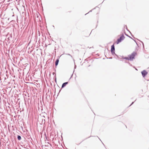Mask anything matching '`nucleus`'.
<instances>
[{
	"label": "nucleus",
	"mask_w": 149,
	"mask_h": 149,
	"mask_svg": "<svg viewBox=\"0 0 149 149\" xmlns=\"http://www.w3.org/2000/svg\"><path fill=\"white\" fill-rule=\"evenodd\" d=\"M68 82H65V83H64L63 84H62V88H63L64 87H65L68 84Z\"/></svg>",
	"instance_id": "obj_5"
},
{
	"label": "nucleus",
	"mask_w": 149,
	"mask_h": 149,
	"mask_svg": "<svg viewBox=\"0 0 149 149\" xmlns=\"http://www.w3.org/2000/svg\"><path fill=\"white\" fill-rule=\"evenodd\" d=\"M125 37L123 35H122L120 36L119 38L116 41L117 44H118L119 43L121 42L122 41L124 40Z\"/></svg>",
	"instance_id": "obj_2"
},
{
	"label": "nucleus",
	"mask_w": 149,
	"mask_h": 149,
	"mask_svg": "<svg viewBox=\"0 0 149 149\" xmlns=\"http://www.w3.org/2000/svg\"><path fill=\"white\" fill-rule=\"evenodd\" d=\"M111 51L112 53H114L115 48L114 45H113L111 46Z\"/></svg>",
	"instance_id": "obj_4"
},
{
	"label": "nucleus",
	"mask_w": 149,
	"mask_h": 149,
	"mask_svg": "<svg viewBox=\"0 0 149 149\" xmlns=\"http://www.w3.org/2000/svg\"><path fill=\"white\" fill-rule=\"evenodd\" d=\"M59 62V60L58 59H57L55 62V65H57L58 64V63Z\"/></svg>",
	"instance_id": "obj_6"
},
{
	"label": "nucleus",
	"mask_w": 149,
	"mask_h": 149,
	"mask_svg": "<svg viewBox=\"0 0 149 149\" xmlns=\"http://www.w3.org/2000/svg\"><path fill=\"white\" fill-rule=\"evenodd\" d=\"M136 52H133L131 54L128 55L127 57H125V59L131 61L133 60L134 58V57L137 55Z\"/></svg>",
	"instance_id": "obj_1"
},
{
	"label": "nucleus",
	"mask_w": 149,
	"mask_h": 149,
	"mask_svg": "<svg viewBox=\"0 0 149 149\" xmlns=\"http://www.w3.org/2000/svg\"><path fill=\"white\" fill-rule=\"evenodd\" d=\"M17 139L19 140H20L21 139V137L20 136H18Z\"/></svg>",
	"instance_id": "obj_7"
},
{
	"label": "nucleus",
	"mask_w": 149,
	"mask_h": 149,
	"mask_svg": "<svg viewBox=\"0 0 149 149\" xmlns=\"http://www.w3.org/2000/svg\"><path fill=\"white\" fill-rule=\"evenodd\" d=\"M141 74L143 77H144L148 74V72L146 70H144L142 71Z\"/></svg>",
	"instance_id": "obj_3"
}]
</instances>
